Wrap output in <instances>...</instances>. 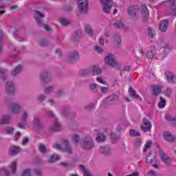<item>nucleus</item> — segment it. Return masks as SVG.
I'll list each match as a JSON object with an SVG mask.
<instances>
[{
  "mask_svg": "<svg viewBox=\"0 0 176 176\" xmlns=\"http://www.w3.org/2000/svg\"><path fill=\"white\" fill-rule=\"evenodd\" d=\"M52 148L57 149V151H60V152H64L67 155H72V147L68 144V140H65L62 142L61 145L60 144L55 143L52 145Z\"/></svg>",
  "mask_w": 176,
  "mask_h": 176,
  "instance_id": "obj_1",
  "label": "nucleus"
},
{
  "mask_svg": "<svg viewBox=\"0 0 176 176\" xmlns=\"http://www.w3.org/2000/svg\"><path fill=\"white\" fill-rule=\"evenodd\" d=\"M80 145L84 151H91L95 146L94 140L90 137H87L81 141Z\"/></svg>",
  "mask_w": 176,
  "mask_h": 176,
  "instance_id": "obj_2",
  "label": "nucleus"
},
{
  "mask_svg": "<svg viewBox=\"0 0 176 176\" xmlns=\"http://www.w3.org/2000/svg\"><path fill=\"white\" fill-rule=\"evenodd\" d=\"M104 63L109 67H115L119 65V62L116 60V57L112 54H109L104 57Z\"/></svg>",
  "mask_w": 176,
  "mask_h": 176,
  "instance_id": "obj_3",
  "label": "nucleus"
},
{
  "mask_svg": "<svg viewBox=\"0 0 176 176\" xmlns=\"http://www.w3.org/2000/svg\"><path fill=\"white\" fill-rule=\"evenodd\" d=\"M43 17H45V14L39 12V11H35L34 18L36 19L37 24L40 25V27H43L44 30H46V31L50 32L49 25L42 24V19H43Z\"/></svg>",
  "mask_w": 176,
  "mask_h": 176,
  "instance_id": "obj_4",
  "label": "nucleus"
},
{
  "mask_svg": "<svg viewBox=\"0 0 176 176\" xmlns=\"http://www.w3.org/2000/svg\"><path fill=\"white\" fill-rule=\"evenodd\" d=\"M140 129L144 131V133L152 131V123L149 120L144 118L143 119V123L140 125Z\"/></svg>",
  "mask_w": 176,
  "mask_h": 176,
  "instance_id": "obj_5",
  "label": "nucleus"
},
{
  "mask_svg": "<svg viewBox=\"0 0 176 176\" xmlns=\"http://www.w3.org/2000/svg\"><path fill=\"white\" fill-rule=\"evenodd\" d=\"M100 2L103 3V12L106 14H109V12L113 6V0H100Z\"/></svg>",
  "mask_w": 176,
  "mask_h": 176,
  "instance_id": "obj_6",
  "label": "nucleus"
},
{
  "mask_svg": "<svg viewBox=\"0 0 176 176\" xmlns=\"http://www.w3.org/2000/svg\"><path fill=\"white\" fill-rule=\"evenodd\" d=\"M77 5L81 13H87L89 10V1L87 0H79L77 2Z\"/></svg>",
  "mask_w": 176,
  "mask_h": 176,
  "instance_id": "obj_7",
  "label": "nucleus"
},
{
  "mask_svg": "<svg viewBox=\"0 0 176 176\" xmlns=\"http://www.w3.org/2000/svg\"><path fill=\"white\" fill-rule=\"evenodd\" d=\"M28 118H30V111H24L21 113V120L22 122H19L18 124V126L20 129H25V122L28 120Z\"/></svg>",
  "mask_w": 176,
  "mask_h": 176,
  "instance_id": "obj_8",
  "label": "nucleus"
},
{
  "mask_svg": "<svg viewBox=\"0 0 176 176\" xmlns=\"http://www.w3.org/2000/svg\"><path fill=\"white\" fill-rule=\"evenodd\" d=\"M21 107H23V103L14 102L10 105V111L12 113L17 115L21 112Z\"/></svg>",
  "mask_w": 176,
  "mask_h": 176,
  "instance_id": "obj_9",
  "label": "nucleus"
},
{
  "mask_svg": "<svg viewBox=\"0 0 176 176\" xmlns=\"http://www.w3.org/2000/svg\"><path fill=\"white\" fill-rule=\"evenodd\" d=\"M6 91L8 94L13 95L16 91V88L14 87V83L12 81H8L6 84Z\"/></svg>",
  "mask_w": 176,
  "mask_h": 176,
  "instance_id": "obj_10",
  "label": "nucleus"
},
{
  "mask_svg": "<svg viewBox=\"0 0 176 176\" xmlns=\"http://www.w3.org/2000/svg\"><path fill=\"white\" fill-rule=\"evenodd\" d=\"M68 60L70 64L76 63L78 60H79V53L77 51H73L70 52Z\"/></svg>",
  "mask_w": 176,
  "mask_h": 176,
  "instance_id": "obj_11",
  "label": "nucleus"
},
{
  "mask_svg": "<svg viewBox=\"0 0 176 176\" xmlns=\"http://www.w3.org/2000/svg\"><path fill=\"white\" fill-rule=\"evenodd\" d=\"M160 157H161V160H162V162H164V163L165 164H167L168 166H170V164L173 163V158L170 157L165 153L162 152L160 153Z\"/></svg>",
  "mask_w": 176,
  "mask_h": 176,
  "instance_id": "obj_12",
  "label": "nucleus"
},
{
  "mask_svg": "<svg viewBox=\"0 0 176 176\" xmlns=\"http://www.w3.org/2000/svg\"><path fill=\"white\" fill-rule=\"evenodd\" d=\"M167 5L170 6V13L173 16H176V4L174 0L166 1Z\"/></svg>",
  "mask_w": 176,
  "mask_h": 176,
  "instance_id": "obj_13",
  "label": "nucleus"
},
{
  "mask_svg": "<svg viewBox=\"0 0 176 176\" xmlns=\"http://www.w3.org/2000/svg\"><path fill=\"white\" fill-rule=\"evenodd\" d=\"M141 13L143 17L144 21H148V19H149V10L146 6L143 5L141 8Z\"/></svg>",
  "mask_w": 176,
  "mask_h": 176,
  "instance_id": "obj_14",
  "label": "nucleus"
},
{
  "mask_svg": "<svg viewBox=\"0 0 176 176\" xmlns=\"http://www.w3.org/2000/svg\"><path fill=\"white\" fill-rule=\"evenodd\" d=\"M168 83H176V75L173 72H166L165 73Z\"/></svg>",
  "mask_w": 176,
  "mask_h": 176,
  "instance_id": "obj_15",
  "label": "nucleus"
},
{
  "mask_svg": "<svg viewBox=\"0 0 176 176\" xmlns=\"http://www.w3.org/2000/svg\"><path fill=\"white\" fill-rule=\"evenodd\" d=\"M159 28L162 32H166L168 28V20L163 19L160 22Z\"/></svg>",
  "mask_w": 176,
  "mask_h": 176,
  "instance_id": "obj_16",
  "label": "nucleus"
},
{
  "mask_svg": "<svg viewBox=\"0 0 176 176\" xmlns=\"http://www.w3.org/2000/svg\"><path fill=\"white\" fill-rule=\"evenodd\" d=\"M138 7L137 6H132L128 8V14L131 17H135L137 14Z\"/></svg>",
  "mask_w": 176,
  "mask_h": 176,
  "instance_id": "obj_17",
  "label": "nucleus"
},
{
  "mask_svg": "<svg viewBox=\"0 0 176 176\" xmlns=\"http://www.w3.org/2000/svg\"><path fill=\"white\" fill-rule=\"evenodd\" d=\"M99 152L102 155H111L112 150L108 146H101L99 147Z\"/></svg>",
  "mask_w": 176,
  "mask_h": 176,
  "instance_id": "obj_18",
  "label": "nucleus"
},
{
  "mask_svg": "<svg viewBox=\"0 0 176 176\" xmlns=\"http://www.w3.org/2000/svg\"><path fill=\"white\" fill-rule=\"evenodd\" d=\"M113 38L114 39L115 46H116V47H119L120 46V43H122V37L120 36V34L118 33L115 34Z\"/></svg>",
  "mask_w": 176,
  "mask_h": 176,
  "instance_id": "obj_19",
  "label": "nucleus"
},
{
  "mask_svg": "<svg viewBox=\"0 0 176 176\" xmlns=\"http://www.w3.org/2000/svg\"><path fill=\"white\" fill-rule=\"evenodd\" d=\"M164 137L166 141H168V142H174V141H175V137L172 135L171 133L170 132H164Z\"/></svg>",
  "mask_w": 176,
  "mask_h": 176,
  "instance_id": "obj_20",
  "label": "nucleus"
},
{
  "mask_svg": "<svg viewBox=\"0 0 176 176\" xmlns=\"http://www.w3.org/2000/svg\"><path fill=\"white\" fill-rule=\"evenodd\" d=\"M78 74L80 76H89V75H91V69L89 67L87 69H81L78 72Z\"/></svg>",
  "mask_w": 176,
  "mask_h": 176,
  "instance_id": "obj_21",
  "label": "nucleus"
},
{
  "mask_svg": "<svg viewBox=\"0 0 176 176\" xmlns=\"http://www.w3.org/2000/svg\"><path fill=\"white\" fill-rule=\"evenodd\" d=\"M20 153V148H19L16 146H11L9 148V153L12 156H14L15 155H17V153Z\"/></svg>",
  "mask_w": 176,
  "mask_h": 176,
  "instance_id": "obj_22",
  "label": "nucleus"
},
{
  "mask_svg": "<svg viewBox=\"0 0 176 176\" xmlns=\"http://www.w3.org/2000/svg\"><path fill=\"white\" fill-rule=\"evenodd\" d=\"M153 89V96H159L160 93H162V86L160 85H153L151 86Z\"/></svg>",
  "mask_w": 176,
  "mask_h": 176,
  "instance_id": "obj_23",
  "label": "nucleus"
},
{
  "mask_svg": "<svg viewBox=\"0 0 176 176\" xmlns=\"http://www.w3.org/2000/svg\"><path fill=\"white\" fill-rule=\"evenodd\" d=\"M40 78L43 82H49V80H50V74L47 72H43L40 74Z\"/></svg>",
  "mask_w": 176,
  "mask_h": 176,
  "instance_id": "obj_24",
  "label": "nucleus"
},
{
  "mask_svg": "<svg viewBox=\"0 0 176 176\" xmlns=\"http://www.w3.org/2000/svg\"><path fill=\"white\" fill-rule=\"evenodd\" d=\"M129 93L132 97H135V98H137L138 100H142V98H141V96L137 95V94L135 93V90H134L133 87H130L129 88Z\"/></svg>",
  "mask_w": 176,
  "mask_h": 176,
  "instance_id": "obj_25",
  "label": "nucleus"
},
{
  "mask_svg": "<svg viewBox=\"0 0 176 176\" xmlns=\"http://www.w3.org/2000/svg\"><path fill=\"white\" fill-rule=\"evenodd\" d=\"M51 131H60V123L56 120L54 124L50 127Z\"/></svg>",
  "mask_w": 176,
  "mask_h": 176,
  "instance_id": "obj_26",
  "label": "nucleus"
},
{
  "mask_svg": "<svg viewBox=\"0 0 176 176\" xmlns=\"http://www.w3.org/2000/svg\"><path fill=\"white\" fill-rule=\"evenodd\" d=\"M98 85H97V84H96L95 82L91 83L89 84V90L91 91V93L94 94H97L98 93Z\"/></svg>",
  "mask_w": 176,
  "mask_h": 176,
  "instance_id": "obj_27",
  "label": "nucleus"
},
{
  "mask_svg": "<svg viewBox=\"0 0 176 176\" xmlns=\"http://www.w3.org/2000/svg\"><path fill=\"white\" fill-rule=\"evenodd\" d=\"M10 122V116H4L0 119V124H8Z\"/></svg>",
  "mask_w": 176,
  "mask_h": 176,
  "instance_id": "obj_28",
  "label": "nucleus"
},
{
  "mask_svg": "<svg viewBox=\"0 0 176 176\" xmlns=\"http://www.w3.org/2000/svg\"><path fill=\"white\" fill-rule=\"evenodd\" d=\"M23 71V66L21 65H19L15 67V69L12 72V76H16V75H19Z\"/></svg>",
  "mask_w": 176,
  "mask_h": 176,
  "instance_id": "obj_29",
  "label": "nucleus"
},
{
  "mask_svg": "<svg viewBox=\"0 0 176 176\" xmlns=\"http://www.w3.org/2000/svg\"><path fill=\"white\" fill-rule=\"evenodd\" d=\"M114 27L119 29L129 30V28L124 26V24L122 21H117L113 23Z\"/></svg>",
  "mask_w": 176,
  "mask_h": 176,
  "instance_id": "obj_30",
  "label": "nucleus"
},
{
  "mask_svg": "<svg viewBox=\"0 0 176 176\" xmlns=\"http://www.w3.org/2000/svg\"><path fill=\"white\" fill-rule=\"evenodd\" d=\"M79 169L82 171L84 176H93V175L90 172H89V170L86 169V168H85V166L80 165Z\"/></svg>",
  "mask_w": 176,
  "mask_h": 176,
  "instance_id": "obj_31",
  "label": "nucleus"
},
{
  "mask_svg": "<svg viewBox=\"0 0 176 176\" xmlns=\"http://www.w3.org/2000/svg\"><path fill=\"white\" fill-rule=\"evenodd\" d=\"M97 142H104L107 140V136L102 133H98L96 138Z\"/></svg>",
  "mask_w": 176,
  "mask_h": 176,
  "instance_id": "obj_32",
  "label": "nucleus"
},
{
  "mask_svg": "<svg viewBox=\"0 0 176 176\" xmlns=\"http://www.w3.org/2000/svg\"><path fill=\"white\" fill-rule=\"evenodd\" d=\"M72 141L75 145H78L80 141V136L78 134L72 135Z\"/></svg>",
  "mask_w": 176,
  "mask_h": 176,
  "instance_id": "obj_33",
  "label": "nucleus"
},
{
  "mask_svg": "<svg viewBox=\"0 0 176 176\" xmlns=\"http://www.w3.org/2000/svg\"><path fill=\"white\" fill-rule=\"evenodd\" d=\"M90 69H91V74H96V75H100L102 72L100 68L96 65L90 67Z\"/></svg>",
  "mask_w": 176,
  "mask_h": 176,
  "instance_id": "obj_34",
  "label": "nucleus"
},
{
  "mask_svg": "<svg viewBox=\"0 0 176 176\" xmlns=\"http://www.w3.org/2000/svg\"><path fill=\"white\" fill-rule=\"evenodd\" d=\"M85 31L86 34L89 35V36H93V28H91V26H90V25H85Z\"/></svg>",
  "mask_w": 176,
  "mask_h": 176,
  "instance_id": "obj_35",
  "label": "nucleus"
},
{
  "mask_svg": "<svg viewBox=\"0 0 176 176\" xmlns=\"http://www.w3.org/2000/svg\"><path fill=\"white\" fill-rule=\"evenodd\" d=\"M61 159V156L60 155H50L48 160L50 163H54V162H57V160H60Z\"/></svg>",
  "mask_w": 176,
  "mask_h": 176,
  "instance_id": "obj_36",
  "label": "nucleus"
},
{
  "mask_svg": "<svg viewBox=\"0 0 176 176\" xmlns=\"http://www.w3.org/2000/svg\"><path fill=\"white\" fill-rule=\"evenodd\" d=\"M33 124L36 127H41L42 126V122H41V119L39 117H34L33 119Z\"/></svg>",
  "mask_w": 176,
  "mask_h": 176,
  "instance_id": "obj_37",
  "label": "nucleus"
},
{
  "mask_svg": "<svg viewBox=\"0 0 176 176\" xmlns=\"http://www.w3.org/2000/svg\"><path fill=\"white\" fill-rule=\"evenodd\" d=\"M153 160H155V156L152 155V153H149L146 158V163H153Z\"/></svg>",
  "mask_w": 176,
  "mask_h": 176,
  "instance_id": "obj_38",
  "label": "nucleus"
},
{
  "mask_svg": "<svg viewBox=\"0 0 176 176\" xmlns=\"http://www.w3.org/2000/svg\"><path fill=\"white\" fill-rule=\"evenodd\" d=\"M166 99L163 98V97H161L160 101L158 103V107L162 109L163 108H164V107H166Z\"/></svg>",
  "mask_w": 176,
  "mask_h": 176,
  "instance_id": "obj_39",
  "label": "nucleus"
},
{
  "mask_svg": "<svg viewBox=\"0 0 176 176\" xmlns=\"http://www.w3.org/2000/svg\"><path fill=\"white\" fill-rule=\"evenodd\" d=\"M129 134L131 137H141V133L134 129H131Z\"/></svg>",
  "mask_w": 176,
  "mask_h": 176,
  "instance_id": "obj_40",
  "label": "nucleus"
},
{
  "mask_svg": "<svg viewBox=\"0 0 176 176\" xmlns=\"http://www.w3.org/2000/svg\"><path fill=\"white\" fill-rule=\"evenodd\" d=\"M17 166V164L16 162H12L10 165V168L11 170L12 174H15L16 173V167Z\"/></svg>",
  "mask_w": 176,
  "mask_h": 176,
  "instance_id": "obj_41",
  "label": "nucleus"
},
{
  "mask_svg": "<svg viewBox=\"0 0 176 176\" xmlns=\"http://www.w3.org/2000/svg\"><path fill=\"white\" fill-rule=\"evenodd\" d=\"M59 23L61 25H63V26L71 24V21H69V20L67 19H60L59 20Z\"/></svg>",
  "mask_w": 176,
  "mask_h": 176,
  "instance_id": "obj_42",
  "label": "nucleus"
},
{
  "mask_svg": "<svg viewBox=\"0 0 176 176\" xmlns=\"http://www.w3.org/2000/svg\"><path fill=\"white\" fill-rule=\"evenodd\" d=\"M147 58H149L150 60H152L153 57H156V52L155 50L153 51H148L146 54Z\"/></svg>",
  "mask_w": 176,
  "mask_h": 176,
  "instance_id": "obj_43",
  "label": "nucleus"
},
{
  "mask_svg": "<svg viewBox=\"0 0 176 176\" xmlns=\"http://www.w3.org/2000/svg\"><path fill=\"white\" fill-rule=\"evenodd\" d=\"M164 94L166 97H170V96H171V94H173V89L170 87L166 88L164 91Z\"/></svg>",
  "mask_w": 176,
  "mask_h": 176,
  "instance_id": "obj_44",
  "label": "nucleus"
},
{
  "mask_svg": "<svg viewBox=\"0 0 176 176\" xmlns=\"http://www.w3.org/2000/svg\"><path fill=\"white\" fill-rule=\"evenodd\" d=\"M82 36V30H78L76 33L74 34L73 37L74 41H76V39H79Z\"/></svg>",
  "mask_w": 176,
  "mask_h": 176,
  "instance_id": "obj_45",
  "label": "nucleus"
},
{
  "mask_svg": "<svg viewBox=\"0 0 176 176\" xmlns=\"http://www.w3.org/2000/svg\"><path fill=\"white\" fill-rule=\"evenodd\" d=\"M9 171L6 168L0 169V176H9Z\"/></svg>",
  "mask_w": 176,
  "mask_h": 176,
  "instance_id": "obj_46",
  "label": "nucleus"
},
{
  "mask_svg": "<svg viewBox=\"0 0 176 176\" xmlns=\"http://www.w3.org/2000/svg\"><path fill=\"white\" fill-rule=\"evenodd\" d=\"M151 146H152V141L149 140L146 143L143 152H146L148 148H151Z\"/></svg>",
  "mask_w": 176,
  "mask_h": 176,
  "instance_id": "obj_47",
  "label": "nucleus"
},
{
  "mask_svg": "<svg viewBox=\"0 0 176 176\" xmlns=\"http://www.w3.org/2000/svg\"><path fill=\"white\" fill-rule=\"evenodd\" d=\"M100 91L102 94H107V93L109 91V88L107 87H100Z\"/></svg>",
  "mask_w": 176,
  "mask_h": 176,
  "instance_id": "obj_48",
  "label": "nucleus"
},
{
  "mask_svg": "<svg viewBox=\"0 0 176 176\" xmlns=\"http://www.w3.org/2000/svg\"><path fill=\"white\" fill-rule=\"evenodd\" d=\"M54 89V87L53 86H48L45 87L44 91L46 94H49V93H50L51 91H53Z\"/></svg>",
  "mask_w": 176,
  "mask_h": 176,
  "instance_id": "obj_49",
  "label": "nucleus"
},
{
  "mask_svg": "<svg viewBox=\"0 0 176 176\" xmlns=\"http://www.w3.org/2000/svg\"><path fill=\"white\" fill-rule=\"evenodd\" d=\"M22 176H31V170L25 169L22 172Z\"/></svg>",
  "mask_w": 176,
  "mask_h": 176,
  "instance_id": "obj_50",
  "label": "nucleus"
},
{
  "mask_svg": "<svg viewBox=\"0 0 176 176\" xmlns=\"http://www.w3.org/2000/svg\"><path fill=\"white\" fill-rule=\"evenodd\" d=\"M148 36L150 38H153L155 36V31H153V30H152V28H148Z\"/></svg>",
  "mask_w": 176,
  "mask_h": 176,
  "instance_id": "obj_51",
  "label": "nucleus"
},
{
  "mask_svg": "<svg viewBox=\"0 0 176 176\" xmlns=\"http://www.w3.org/2000/svg\"><path fill=\"white\" fill-rule=\"evenodd\" d=\"M94 108H96V104H90L85 107V109H86L87 111H90L91 109H94Z\"/></svg>",
  "mask_w": 176,
  "mask_h": 176,
  "instance_id": "obj_52",
  "label": "nucleus"
},
{
  "mask_svg": "<svg viewBox=\"0 0 176 176\" xmlns=\"http://www.w3.org/2000/svg\"><path fill=\"white\" fill-rule=\"evenodd\" d=\"M135 148H140V146H141V145H142V142L141 141V140L138 139L135 141Z\"/></svg>",
  "mask_w": 176,
  "mask_h": 176,
  "instance_id": "obj_53",
  "label": "nucleus"
},
{
  "mask_svg": "<svg viewBox=\"0 0 176 176\" xmlns=\"http://www.w3.org/2000/svg\"><path fill=\"white\" fill-rule=\"evenodd\" d=\"M60 166H61V167H63L64 168H71V166L67 162H60Z\"/></svg>",
  "mask_w": 176,
  "mask_h": 176,
  "instance_id": "obj_54",
  "label": "nucleus"
},
{
  "mask_svg": "<svg viewBox=\"0 0 176 176\" xmlns=\"http://www.w3.org/2000/svg\"><path fill=\"white\" fill-rule=\"evenodd\" d=\"M96 80L97 82H98V83H100L101 85H107V81L104 80L102 77L96 78Z\"/></svg>",
  "mask_w": 176,
  "mask_h": 176,
  "instance_id": "obj_55",
  "label": "nucleus"
},
{
  "mask_svg": "<svg viewBox=\"0 0 176 176\" xmlns=\"http://www.w3.org/2000/svg\"><path fill=\"white\" fill-rule=\"evenodd\" d=\"M6 131L8 133V134H13V132L14 131V129L10 127V126H7L6 128Z\"/></svg>",
  "mask_w": 176,
  "mask_h": 176,
  "instance_id": "obj_56",
  "label": "nucleus"
},
{
  "mask_svg": "<svg viewBox=\"0 0 176 176\" xmlns=\"http://www.w3.org/2000/svg\"><path fill=\"white\" fill-rule=\"evenodd\" d=\"M39 45L41 46H42L43 47H45V46H47V45H49V42H47V41H46V40H41L39 42Z\"/></svg>",
  "mask_w": 176,
  "mask_h": 176,
  "instance_id": "obj_57",
  "label": "nucleus"
},
{
  "mask_svg": "<svg viewBox=\"0 0 176 176\" xmlns=\"http://www.w3.org/2000/svg\"><path fill=\"white\" fill-rule=\"evenodd\" d=\"M0 74H1V76L3 78V79H8V76H6V70L5 69H2L0 71Z\"/></svg>",
  "mask_w": 176,
  "mask_h": 176,
  "instance_id": "obj_58",
  "label": "nucleus"
},
{
  "mask_svg": "<svg viewBox=\"0 0 176 176\" xmlns=\"http://www.w3.org/2000/svg\"><path fill=\"white\" fill-rule=\"evenodd\" d=\"M95 50L98 52V53H102V52H104V49H102V47L96 45L95 47Z\"/></svg>",
  "mask_w": 176,
  "mask_h": 176,
  "instance_id": "obj_59",
  "label": "nucleus"
},
{
  "mask_svg": "<svg viewBox=\"0 0 176 176\" xmlns=\"http://www.w3.org/2000/svg\"><path fill=\"white\" fill-rule=\"evenodd\" d=\"M39 151L41 153H45L46 152V146H45L44 145H41L39 146Z\"/></svg>",
  "mask_w": 176,
  "mask_h": 176,
  "instance_id": "obj_60",
  "label": "nucleus"
},
{
  "mask_svg": "<svg viewBox=\"0 0 176 176\" xmlns=\"http://www.w3.org/2000/svg\"><path fill=\"white\" fill-rule=\"evenodd\" d=\"M148 176H157V173H156V172H155V170H150L148 172Z\"/></svg>",
  "mask_w": 176,
  "mask_h": 176,
  "instance_id": "obj_61",
  "label": "nucleus"
},
{
  "mask_svg": "<svg viewBox=\"0 0 176 176\" xmlns=\"http://www.w3.org/2000/svg\"><path fill=\"white\" fill-rule=\"evenodd\" d=\"M63 96V91L58 90L56 92V97H61Z\"/></svg>",
  "mask_w": 176,
  "mask_h": 176,
  "instance_id": "obj_62",
  "label": "nucleus"
},
{
  "mask_svg": "<svg viewBox=\"0 0 176 176\" xmlns=\"http://www.w3.org/2000/svg\"><path fill=\"white\" fill-rule=\"evenodd\" d=\"M45 96L43 95H40L37 99H38V101H43V100H45Z\"/></svg>",
  "mask_w": 176,
  "mask_h": 176,
  "instance_id": "obj_63",
  "label": "nucleus"
},
{
  "mask_svg": "<svg viewBox=\"0 0 176 176\" xmlns=\"http://www.w3.org/2000/svg\"><path fill=\"white\" fill-rule=\"evenodd\" d=\"M126 176H140V173L138 172H135L133 173L127 175Z\"/></svg>",
  "mask_w": 176,
  "mask_h": 176,
  "instance_id": "obj_64",
  "label": "nucleus"
}]
</instances>
